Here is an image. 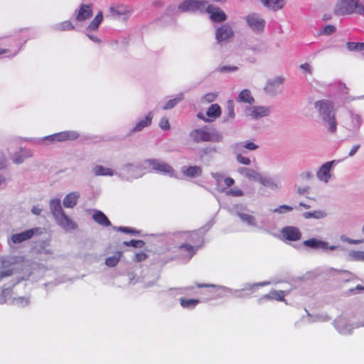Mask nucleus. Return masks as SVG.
<instances>
[{"label":"nucleus","mask_w":364,"mask_h":364,"mask_svg":"<svg viewBox=\"0 0 364 364\" xmlns=\"http://www.w3.org/2000/svg\"><path fill=\"white\" fill-rule=\"evenodd\" d=\"M315 107L323 121L328 124L329 132L335 133L337 130V122L333 102L328 100H318L315 102Z\"/></svg>","instance_id":"1"},{"label":"nucleus","mask_w":364,"mask_h":364,"mask_svg":"<svg viewBox=\"0 0 364 364\" xmlns=\"http://www.w3.org/2000/svg\"><path fill=\"white\" fill-rule=\"evenodd\" d=\"M336 14L345 15L356 13H364V6L360 4V0H338L335 11Z\"/></svg>","instance_id":"2"},{"label":"nucleus","mask_w":364,"mask_h":364,"mask_svg":"<svg viewBox=\"0 0 364 364\" xmlns=\"http://www.w3.org/2000/svg\"><path fill=\"white\" fill-rule=\"evenodd\" d=\"M188 240L192 243H183L178 246V256L190 259L198 251L199 245H197L199 235L198 233L193 232L188 234Z\"/></svg>","instance_id":"3"},{"label":"nucleus","mask_w":364,"mask_h":364,"mask_svg":"<svg viewBox=\"0 0 364 364\" xmlns=\"http://www.w3.org/2000/svg\"><path fill=\"white\" fill-rule=\"evenodd\" d=\"M208 1L205 0H184L178 6V9L181 12L200 11L205 12Z\"/></svg>","instance_id":"4"},{"label":"nucleus","mask_w":364,"mask_h":364,"mask_svg":"<svg viewBox=\"0 0 364 364\" xmlns=\"http://www.w3.org/2000/svg\"><path fill=\"white\" fill-rule=\"evenodd\" d=\"M80 134L76 131L66 130L45 137V140L50 143L74 141L78 139Z\"/></svg>","instance_id":"5"},{"label":"nucleus","mask_w":364,"mask_h":364,"mask_svg":"<svg viewBox=\"0 0 364 364\" xmlns=\"http://www.w3.org/2000/svg\"><path fill=\"white\" fill-rule=\"evenodd\" d=\"M239 173L250 180L259 182L264 186H269L270 183V180L269 178L262 176L259 173L257 172L254 169L240 168L239 169Z\"/></svg>","instance_id":"6"},{"label":"nucleus","mask_w":364,"mask_h":364,"mask_svg":"<svg viewBox=\"0 0 364 364\" xmlns=\"http://www.w3.org/2000/svg\"><path fill=\"white\" fill-rule=\"evenodd\" d=\"M55 220L58 225L67 232H70L77 228L76 222L66 215L65 212L56 218Z\"/></svg>","instance_id":"7"},{"label":"nucleus","mask_w":364,"mask_h":364,"mask_svg":"<svg viewBox=\"0 0 364 364\" xmlns=\"http://www.w3.org/2000/svg\"><path fill=\"white\" fill-rule=\"evenodd\" d=\"M205 11L210 14V19L215 22H222L227 18L226 14L220 8L212 4H207Z\"/></svg>","instance_id":"8"},{"label":"nucleus","mask_w":364,"mask_h":364,"mask_svg":"<svg viewBox=\"0 0 364 364\" xmlns=\"http://www.w3.org/2000/svg\"><path fill=\"white\" fill-rule=\"evenodd\" d=\"M282 237L289 241H298L301 237L299 229L294 226H286L281 230Z\"/></svg>","instance_id":"9"},{"label":"nucleus","mask_w":364,"mask_h":364,"mask_svg":"<svg viewBox=\"0 0 364 364\" xmlns=\"http://www.w3.org/2000/svg\"><path fill=\"white\" fill-rule=\"evenodd\" d=\"M151 168L157 172L173 175L174 171L173 168L166 163L160 161L157 159H149L146 161Z\"/></svg>","instance_id":"10"},{"label":"nucleus","mask_w":364,"mask_h":364,"mask_svg":"<svg viewBox=\"0 0 364 364\" xmlns=\"http://www.w3.org/2000/svg\"><path fill=\"white\" fill-rule=\"evenodd\" d=\"M248 25L255 31H262L264 29L265 21L257 14H249L246 18Z\"/></svg>","instance_id":"11"},{"label":"nucleus","mask_w":364,"mask_h":364,"mask_svg":"<svg viewBox=\"0 0 364 364\" xmlns=\"http://www.w3.org/2000/svg\"><path fill=\"white\" fill-rule=\"evenodd\" d=\"M233 36L232 28L228 24H224L218 28L215 31V38L218 43L228 41Z\"/></svg>","instance_id":"12"},{"label":"nucleus","mask_w":364,"mask_h":364,"mask_svg":"<svg viewBox=\"0 0 364 364\" xmlns=\"http://www.w3.org/2000/svg\"><path fill=\"white\" fill-rule=\"evenodd\" d=\"M193 140L199 143L200 141H210L213 140V135L204 129H193L190 134Z\"/></svg>","instance_id":"13"},{"label":"nucleus","mask_w":364,"mask_h":364,"mask_svg":"<svg viewBox=\"0 0 364 364\" xmlns=\"http://www.w3.org/2000/svg\"><path fill=\"white\" fill-rule=\"evenodd\" d=\"M288 294L285 291H272L269 294L263 295L258 299V303L262 304L267 300H276L278 301H284L287 303L284 297Z\"/></svg>","instance_id":"14"},{"label":"nucleus","mask_w":364,"mask_h":364,"mask_svg":"<svg viewBox=\"0 0 364 364\" xmlns=\"http://www.w3.org/2000/svg\"><path fill=\"white\" fill-rule=\"evenodd\" d=\"M92 15V4H82L76 15V20L77 21H84L90 18Z\"/></svg>","instance_id":"15"},{"label":"nucleus","mask_w":364,"mask_h":364,"mask_svg":"<svg viewBox=\"0 0 364 364\" xmlns=\"http://www.w3.org/2000/svg\"><path fill=\"white\" fill-rule=\"evenodd\" d=\"M269 110L267 107L262 106L252 107L248 109L247 115L254 119H259L269 115Z\"/></svg>","instance_id":"16"},{"label":"nucleus","mask_w":364,"mask_h":364,"mask_svg":"<svg viewBox=\"0 0 364 364\" xmlns=\"http://www.w3.org/2000/svg\"><path fill=\"white\" fill-rule=\"evenodd\" d=\"M333 161H328L323 164L317 172V177L324 182H328L331 177V168Z\"/></svg>","instance_id":"17"},{"label":"nucleus","mask_w":364,"mask_h":364,"mask_svg":"<svg viewBox=\"0 0 364 364\" xmlns=\"http://www.w3.org/2000/svg\"><path fill=\"white\" fill-rule=\"evenodd\" d=\"M34 230H27L24 232L14 234L11 236V240L14 244L21 243L31 239L34 235Z\"/></svg>","instance_id":"18"},{"label":"nucleus","mask_w":364,"mask_h":364,"mask_svg":"<svg viewBox=\"0 0 364 364\" xmlns=\"http://www.w3.org/2000/svg\"><path fill=\"white\" fill-rule=\"evenodd\" d=\"M92 219L99 225L103 227H109L111 225V222L104 213L100 210H96L92 215Z\"/></svg>","instance_id":"19"},{"label":"nucleus","mask_w":364,"mask_h":364,"mask_svg":"<svg viewBox=\"0 0 364 364\" xmlns=\"http://www.w3.org/2000/svg\"><path fill=\"white\" fill-rule=\"evenodd\" d=\"M79 196L80 195L77 192H72L66 195L63 201L64 207L69 208L75 207Z\"/></svg>","instance_id":"20"},{"label":"nucleus","mask_w":364,"mask_h":364,"mask_svg":"<svg viewBox=\"0 0 364 364\" xmlns=\"http://www.w3.org/2000/svg\"><path fill=\"white\" fill-rule=\"evenodd\" d=\"M153 116L151 112H149L144 119L140 120L136 126L132 129V132H136L141 131L144 127L151 125Z\"/></svg>","instance_id":"21"},{"label":"nucleus","mask_w":364,"mask_h":364,"mask_svg":"<svg viewBox=\"0 0 364 364\" xmlns=\"http://www.w3.org/2000/svg\"><path fill=\"white\" fill-rule=\"evenodd\" d=\"M237 101L252 105L255 102V99L249 90L244 89L239 93Z\"/></svg>","instance_id":"22"},{"label":"nucleus","mask_w":364,"mask_h":364,"mask_svg":"<svg viewBox=\"0 0 364 364\" xmlns=\"http://www.w3.org/2000/svg\"><path fill=\"white\" fill-rule=\"evenodd\" d=\"M304 245L314 249H327V243L316 240V238H311L310 240H304L303 242Z\"/></svg>","instance_id":"23"},{"label":"nucleus","mask_w":364,"mask_h":364,"mask_svg":"<svg viewBox=\"0 0 364 364\" xmlns=\"http://www.w3.org/2000/svg\"><path fill=\"white\" fill-rule=\"evenodd\" d=\"M50 208L55 219L60 215L61 213H64L61 208L60 200L59 199L51 200L50 202Z\"/></svg>","instance_id":"24"},{"label":"nucleus","mask_w":364,"mask_h":364,"mask_svg":"<svg viewBox=\"0 0 364 364\" xmlns=\"http://www.w3.org/2000/svg\"><path fill=\"white\" fill-rule=\"evenodd\" d=\"M206 114L210 118V120L211 121L218 118L221 114V108L220 105L218 104L211 105L206 111Z\"/></svg>","instance_id":"25"},{"label":"nucleus","mask_w":364,"mask_h":364,"mask_svg":"<svg viewBox=\"0 0 364 364\" xmlns=\"http://www.w3.org/2000/svg\"><path fill=\"white\" fill-rule=\"evenodd\" d=\"M122 256V251L116 252L113 256L106 258L105 264L109 267H115L119 263Z\"/></svg>","instance_id":"26"},{"label":"nucleus","mask_w":364,"mask_h":364,"mask_svg":"<svg viewBox=\"0 0 364 364\" xmlns=\"http://www.w3.org/2000/svg\"><path fill=\"white\" fill-rule=\"evenodd\" d=\"M199 303H200V299H186V298H181L180 299V304L183 308H185V309H193Z\"/></svg>","instance_id":"27"},{"label":"nucleus","mask_w":364,"mask_h":364,"mask_svg":"<svg viewBox=\"0 0 364 364\" xmlns=\"http://www.w3.org/2000/svg\"><path fill=\"white\" fill-rule=\"evenodd\" d=\"M95 176H113L114 171L112 168L102 166H96L93 168Z\"/></svg>","instance_id":"28"},{"label":"nucleus","mask_w":364,"mask_h":364,"mask_svg":"<svg viewBox=\"0 0 364 364\" xmlns=\"http://www.w3.org/2000/svg\"><path fill=\"white\" fill-rule=\"evenodd\" d=\"M267 7L278 10L283 7L285 0H261Z\"/></svg>","instance_id":"29"},{"label":"nucleus","mask_w":364,"mask_h":364,"mask_svg":"<svg viewBox=\"0 0 364 364\" xmlns=\"http://www.w3.org/2000/svg\"><path fill=\"white\" fill-rule=\"evenodd\" d=\"M183 173L184 175L190 177L198 176L202 173V168L197 166H189L183 170Z\"/></svg>","instance_id":"30"},{"label":"nucleus","mask_w":364,"mask_h":364,"mask_svg":"<svg viewBox=\"0 0 364 364\" xmlns=\"http://www.w3.org/2000/svg\"><path fill=\"white\" fill-rule=\"evenodd\" d=\"M103 19V15L102 11H99L95 16L93 20L90 23L88 28L90 30H96L98 28L100 24Z\"/></svg>","instance_id":"31"},{"label":"nucleus","mask_w":364,"mask_h":364,"mask_svg":"<svg viewBox=\"0 0 364 364\" xmlns=\"http://www.w3.org/2000/svg\"><path fill=\"white\" fill-rule=\"evenodd\" d=\"M346 47L350 51H363L364 50V43L348 42Z\"/></svg>","instance_id":"32"},{"label":"nucleus","mask_w":364,"mask_h":364,"mask_svg":"<svg viewBox=\"0 0 364 364\" xmlns=\"http://www.w3.org/2000/svg\"><path fill=\"white\" fill-rule=\"evenodd\" d=\"M238 216L243 222L246 223L247 224L250 225H255V219L254 216H252L250 214H247V213H239Z\"/></svg>","instance_id":"33"},{"label":"nucleus","mask_w":364,"mask_h":364,"mask_svg":"<svg viewBox=\"0 0 364 364\" xmlns=\"http://www.w3.org/2000/svg\"><path fill=\"white\" fill-rule=\"evenodd\" d=\"M325 216H326V213L321 210H317V211H314V212H306L304 213V217L306 219H309V218H311L319 219V218H322Z\"/></svg>","instance_id":"34"},{"label":"nucleus","mask_w":364,"mask_h":364,"mask_svg":"<svg viewBox=\"0 0 364 364\" xmlns=\"http://www.w3.org/2000/svg\"><path fill=\"white\" fill-rule=\"evenodd\" d=\"M75 26L70 21H65L58 24L57 29L60 31L73 30Z\"/></svg>","instance_id":"35"},{"label":"nucleus","mask_w":364,"mask_h":364,"mask_svg":"<svg viewBox=\"0 0 364 364\" xmlns=\"http://www.w3.org/2000/svg\"><path fill=\"white\" fill-rule=\"evenodd\" d=\"M226 109L230 119L235 118V104L231 100H229L226 104Z\"/></svg>","instance_id":"36"},{"label":"nucleus","mask_w":364,"mask_h":364,"mask_svg":"<svg viewBox=\"0 0 364 364\" xmlns=\"http://www.w3.org/2000/svg\"><path fill=\"white\" fill-rule=\"evenodd\" d=\"M125 246H132L134 247H141L144 245V242L140 240H132L130 241L124 242Z\"/></svg>","instance_id":"37"},{"label":"nucleus","mask_w":364,"mask_h":364,"mask_svg":"<svg viewBox=\"0 0 364 364\" xmlns=\"http://www.w3.org/2000/svg\"><path fill=\"white\" fill-rule=\"evenodd\" d=\"M147 257L148 255L145 252L141 251L135 254L133 261L140 262L144 261Z\"/></svg>","instance_id":"38"},{"label":"nucleus","mask_w":364,"mask_h":364,"mask_svg":"<svg viewBox=\"0 0 364 364\" xmlns=\"http://www.w3.org/2000/svg\"><path fill=\"white\" fill-rule=\"evenodd\" d=\"M336 28L333 25H326L325 26L321 33L320 35H330L336 31Z\"/></svg>","instance_id":"39"},{"label":"nucleus","mask_w":364,"mask_h":364,"mask_svg":"<svg viewBox=\"0 0 364 364\" xmlns=\"http://www.w3.org/2000/svg\"><path fill=\"white\" fill-rule=\"evenodd\" d=\"M181 100V98H174L172 100H168L166 104L163 107V109H170L173 107H174L177 103Z\"/></svg>","instance_id":"40"},{"label":"nucleus","mask_w":364,"mask_h":364,"mask_svg":"<svg viewBox=\"0 0 364 364\" xmlns=\"http://www.w3.org/2000/svg\"><path fill=\"white\" fill-rule=\"evenodd\" d=\"M159 125L160 128L162 129L163 130H169L171 128L169 121L166 117H162L160 119Z\"/></svg>","instance_id":"41"},{"label":"nucleus","mask_w":364,"mask_h":364,"mask_svg":"<svg viewBox=\"0 0 364 364\" xmlns=\"http://www.w3.org/2000/svg\"><path fill=\"white\" fill-rule=\"evenodd\" d=\"M14 302L18 306H24L29 304V299L26 297H18L15 299Z\"/></svg>","instance_id":"42"},{"label":"nucleus","mask_w":364,"mask_h":364,"mask_svg":"<svg viewBox=\"0 0 364 364\" xmlns=\"http://www.w3.org/2000/svg\"><path fill=\"white\" fill-rule=\"evenodd\" d=\"M217 97V95L215 93H207L203 97L202 100L207 103L213 102Z\"/></svg>","instance_id":"43"},{"label":"nucleus","mask_w":364,"mask_h":364,"mask_svg":"<svg viewBox=\"0 0 364 364\" xmlns=\"http://www.w3.org/2000/svg\"><path fill=\"white\" fill-rule=\"evenodd\" d=\"M118 230L124 233H129L132 235H136L139 233V231L129 227H119L118 228Z\"/></svg>","instance_id":"44"},{"label":"nucleus","mask_w":364,"mask_h":364,"mask_svg":"<svg viewBox=\"0 0 364 364\" xmlns=\"http://www.w3.org/2000/svg\"><path fill=\"white\" fill-rule=\"evenodd\" d=\"M237 66H221L218 68L219 72L225 73V72H232L236 71L237 70Z\"/></svg>","instance_id":"45"},{"label":"nucleus","mask_w":364,"mask_h":364,"mask_svg":"<svg viewBox=\"0 0 364 364\" xmlns=\"http://www.w3.org/2000/svg\"><path fill=\"white\" fill-rule=\"evenodd\" d=\"M236 159L237 161L241 164L249 165L250 164V159L247 157L242 156L241 154H238Z\"/></svg>","instance_id":"46"},{"label":"nucleus","mask_w":364,"mask_h":364,"mask_svg":"<svg viewBox=\"0 0 364 364\" xmlns=\"http://www.w3.org/2000/svg\"><path fill=\"white\" fill-rule=\"evenodd\" d=\"M228 194L232 196H243V191L239 188H235L228 191Z\"/></svg>","instance_id":"47"},{"label":"nucleus","mask_w":364,"mask_h":364,"mask_svg":"<svg viewBox=\"0 0 364 364\" xmlns=\"http://www.w3.org/2000/svg\"><path fill=\"white\" fill-rule=\"evenodd\" d=\"M243 146L245 149H247L248 150H251V151L255 150L258 148V146L252 141L247 142Z\"/></svg>","instance_id":"48"},{"label":"nucleus","mask_w":364,"mask_h":364,"mask_svg":"<svg viewBox=\"0 0 364 364\" xmlns=\"http://www.w3.org/2000/svg\"><path fill=\"white\" fill-rule=\"evenodd\" d=\"M223 181L226 187H230L235 183V180L230 177L224 178Z\"/></svg>","instance_id":"49"},{"label":"nucleus","mask_w":364,"mask_h":364,"mask_svg":"<svg viewBox=\"0 0 364 364\" xmlns=\"http://www.w3.org/2000/svg\"><path fill=\"white\" fill-rule=\"evenodd\" d=\"M292 210V208L286 205H283L279 206V208L276 209L275 211H278L279 213H284V211H290Z\"/></svg>","instance_id":"50"},{"label":"nucleus","mask_w":364,"mask_h":364,"mask_svg":"<svg viewBox=\"0 0 364 364\" xmlns=\"http://www.w3.org/2000/svg\"><path fill=\"white\" fill-rule=\"evenodd\" d=\"M301 69L306 73L311 74V65L308 63H303L300 65Z\"/></svg>","instance_id":"51"},{"label":"nucleus","mask_w":364,"mask_h":364,"mask_svg":"<svg viewBox=\"0 0 364 364\" xmlns=\"http://www.w3.org/2000/svg\"><path fill=\"white\" fill-rule=\"evenodd\" d=\"M212 176L216 181L217 183H220V182L224 179V176L219 173H213Z\"/></svg>","instance_id":"52"},{"label":"nucleus","mask_w":364,"mask_h":364,"mask_svg":"<svg viewBox=\"0 0 364 364\" xmlns=\"http://www.w3.org/2000/svg\"><path fill=\"white\" fill-rule=\"evenodd\" d=\"M31 212L36 215H39L41 213L42 210L37 206H33L31 209Z\"/></svg>","instance_id":"53"},{"label":"nucleus","mask_w":364,"mask_h":364,"mask_svg":"<svg viewBox=\"0 0 364 364\" xmlns=\"http://www.w3.org/2000/svg\"><path fill=\"white\" fill-rule=\"evenodd\" d=\"M359 147H360L359 144L353 146L349 152V156H353L357 152Z\"/></svg>","instance_id":"54"},{"label":"nucleus","mask_w":364,"mask_h":364,"mask_svg":"<svg viewBox=\"0 0 364 364\" xmlns=\"http://www.w3.org/2000/svg\"><path fill=\"white\" fill-rule=\"evenodd\" d=\"M196 287H198V288L215 287V285H214V284H196Z\"/></svg>","instance_id":"55"},{"label":"nucleus","mask_w":364,"mask_h":364,"mask_svg":"<svg viewBox=\"0 0 364 364\" xmlns=\"http://www.w3.org/2000/svg\"><path fill=\"white\" fill-rule=\"evenodd\" d=\"M14 161L15 164H19L21 163H22L23 161V159L21 157H16L14 159Z\"/></svg>","instance_id":"56"},{"label":"nucleus","mask_w":364,"mask_h":364,"mask_svg":"<svg viewBox=\"0 0 364 364\" xmlns=\"http://www.w3.org/2000/svg\"><path fill=\"white\" fill-rule=\"evenodd\" d=\"M111 12L112 13L113 15H119L124 13V11H115L113 8L111 9Z\"/></svg>","instance_id":"57"},{"label":"nucleus","mask_w":364,"mask_h":364,"mask_svg":"<svg viewBox=\"0 0 364 364\" xmlns=\"http://www.w3.org/2000/svg\"><path fill=\"white\" fill-rule=\"evenodd\" d=\"M356 290H358L360 291H363L364 292V287L362 286V285H360V284H358L356 287H355V289Z\"/></svg>","instance_id":"58"},{"label":"nucleus","mask_w":364,"mask_h":364,"mask_svg":"<svg viewBox=\"0 0 364 364\" xmlns=\"http://www.w3.org/2000/svg\"><path fill=\"white\" fill-rule=\"evenodd\" d=\"M9 52V49H6V48H0V55H3V54H6L7 53Z\"/></svg>","instance_id":"59"},{"label":"nucleus","mask_w":364,"mask_h":364,"mask_svg":"<svg viewBox=\"0 0 364 364\" xmlns=\"http://www.w3.org/2000/svg\"><path fill=\"white\" fill-rule=\"evenodd\" d=\"M306 190H307V188H299L298 189V192H299L300 194H303V193H304L306 191Z\"/></svg>","instance_id":"60"},{"label":"nucleus","mask_w":364,"mask_h":364,"mask_svg":"<svg viewBox=\"0 0 364 364\" xmlns=\"http://www.w3.org/2000/svg\"><path fill=\"white\" fill-rule=\"evenodd\" d=\"M11 274V273H7V272H1L0 273V278H3L4 277H7V276H9Z\"/></svg>","instance_id":"61"},{"label":"nucleus","mask_w":364,"mask_h":364,"mask_svg":"<svg viewBox=\"0 0 364 364\" xmlns=\"http://www.w3.org/2000/svg\"><path fill=\"white\" fill-rule=\"evenodd\" d=\"M299 205L303 206V207H304V208H306V209H309V208H310V205H307V204H305V203H299Z\"/></svg>","instance_id":"62"},{"label":"nucleus","mask_w":364,"mask_h":364,"mask_svg":"<svg viewBox=\"0 0 364 364\" xmlns=\"http://www.w3.org/2000/svg\"><path fill=\"white\" fill-rule=\"evenodd\" d=\"M5 179L2 176H0V185L4 182Z\"/></svg>","instance_id":"63"},{"label":"nucleus","mask_w":364,"mask_h":364,"mask_svg":"<svg viewBox=\"0 0 364 364\" xmlns=\"http://www.w3.org/2000/svg\"><path fill=\"white\" fill-rule=\"evenodd\" d=\"M330 18H331V16H326V15H324V16H323V19H324L325 21L328 20V19H330Z\"/></svg>","instance_id":"64"}]
</instances>
